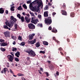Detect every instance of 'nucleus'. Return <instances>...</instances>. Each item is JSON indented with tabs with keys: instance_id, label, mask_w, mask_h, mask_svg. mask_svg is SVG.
<instances>
[{
	"instance_id": "c756f323",
	"label": "nucleus",
	"mask_w": 80,
	"mask_h": 80,
	"mask_svg": "<svg viewBox=\"0 0 80 80\" xmlns=\"http://www.w3.org/2000/svg\"><path fill=\"white\" fill-rule=\"evenodd\" d=\"M17 17L20 20V18H21V15H20V14H18L17 15Z\"/></svg>"
},
{
	"instance_id": "864d4df0",
	"label": "nucleus",
	"mask_w": 80,
	"mask_h": 80,
	"mask_svg": "<svg viewBox=\"0 0 80 80\" xmlns=\"http://www.w3.org/2000/svg\"><path fill=\"white\" fill-rule=\"evenodd\" d=\"M48 29L49 30H52V27L50 26L49 27Z\"/></svg>"
},
{
	"instance_id": "2f4dec72",
	"label": "nucleus",
	"mask_w": 80,
	"mask_h": 80,
	"mask_svg": "<svg viewBox=\"0 0 80 80\" xmlns=\"http://www.w3.org/2000/svg\"><path fill=\"white\" fill-rule=\"evenodd\" d=\"M17 27H18V25L17 23H15L14 25L15 29L17 30Z\"/></svg>"
},
{
	"instance_id": "b1692460",
	"label": "nucleus",
	"mask_w": 80,
	"mask_h": 80,
	"mask_svg": "<svg viewBox=\"0 0 80 80\" xmlns=\"http://www.w3.org/2000/svg\"><path fill=\"white\" fill-rule=\"evenodd\" d=\"M43 43L44 45H48V43L47 41H43Z\"/></svg>"
},
{
	"instance_id": "412c9836",
	"label": "nucleus",
	"mask_w": 80,
	"mask_h": 80,
	"mask_svg": "<svg viewBox=\"0 0 80 80\" xmlns=\"http://www.w3.org/2000/svg\"><path fill=\"white\" fill-rule=\"evenodd\" d=\"M75 7L77 8L78 7H79V6H80V4L78 3V2L75 3Z\"/></svg>"
},
{
	"instance_id": "69168bd1",
	"label": "nucleus",
	"mask_w": 80,
	"mask_h": 80,
	"mask_svg": "<svg viewBox=\"0 0 80 80\" xmlns=\"http://www.w3.org/2000/svg\"><path fill=\"white\" fill-rule=\"evenodd\" d=\"M22 80H26V79H25V78H23V77H22Z\"/></svg>"
},
{
	"instance_id": "a19ab883",
	"label": "nucleus",
	"mask_w": 80,
	"mask_h": 80,
	"mask_svg": "<svg viewBox=\"0 0 80 80\" xmlns=\"http://www.w3.org/2000/svg\"><path fill=\"white\" fill-rule=\"evenodd\" d=\"M31 11H30L29 12V13H30V14H31V15L32 16H33V17H34V16H35V15H34V14L33 13V12H31Z\"/></svg>"
},
{
	"instance_id": "37998d69",
	"label": "nucleus",
	"mask_w": 80,
	"mask_h": 80,
	"mask_svg": "<svg viewBox=\"0 0 80 80\" xmlns=\"http://www.w3.org/2000/svg\"><path fill=\"white\" fill-rule=\"evenodd\" d=\"M0 42H1V43H3V42H5V40L2 39H0Z\"/></svg>"
},
{
	"instance_id": "f704fd0d",
	"label": "nucleus",
	"mask_w": 80,
	"mask_h": 80,
	"mask_svg": "<svg viewBox=\"0 0 80 80\" xmlns=\"http://www.w3.org/2000/svg\"><path fill=\"white\" fill-rule=\"evenodd\" d=\"M25 42H22L20 44V45H22V46H25Z\"/></svg>"
},
{
	"instance_id": "4c0bfd02",
	"label": "nucleus",
	"mask_w": 80,
	"mask_h": 80,
	"mask_svg": "<svg viewBox=\"0 0 80 80\" xmlns=\"http://www.w3.org/2000/svg\"><path fill=\"white\" fill-rule=\"evenodd\" d=\"M3 72H7L8 71V68H5L3 69Z\"/></svg>"
},
{
	"instance_id": "5701e85b",
	"label": "nucleus",
	"mask_w": 80,
	"mask_h": 80,
	"mask_svg": "<svg viewBox=\"0 0 80 80\" xmlns=\"http://www.w3.org/2000/svg\"><path fill=\"white\" fill-rule=\"evenodd\" d=\"M29 38L30 40H31L33 39V36L31 35H29Z\"/></svg>"
},
{
	"instance_id": "aec40b11",
	"label": "nucleus",
	"mask_w": 80,
	"mask_h": 80,
	"mask_svg": "<svg viewBox=\"0 0 80 80\" xmlns=\"http://www.w3.org/2000/svg\"><path fill=\"white\" fill-rule=\"evenodd\" d=\"M32 50L30 49H29L27 50L24 51L25 52H26V53H28L29 55L30 54V51H31Z\"/></svg>"
},
{
	"instance_id": "774afa93",
	"label": "nucleus",
	"mask_w": 80,
	"mask_h": 80,
	"mask_svg": "<svg viewBox=\"0 0 80 80\" xmlns=\"http://www.w3.org/2000/svg\"><path fill=\"white\" fill-rule=\"evenodd\" d=\"M52 15H53V16L55 15H56V12H53L52 13Z\"/></svg>"
},
{
	"instance_id": "338daca9",
	"label": "nucleus",
	"mask_w": 80,
	"mask_h": 80,
	"mask_svg": "<svg viewBox=\"0 0 80 80\" xmlns=\"http://www.w3.org/2000/svg\"><path fill=\"white\" fill-rule=\"evenodd\" d=\"M22 15H23L25 16V12H23L22 13Z\"/></svg>"
},
{
	"instance_id": "f257e3e1",
	"label": "nucleus",
	"mask_w": 80,
	"mask_h": 80,
	"mask_svg": "<svg viewBox=\"0 0 80 80\" xmlns=\"http://www.w3.org/2000/svg\"><path fill=\"white\" fill-rule=\"evenodd\" d=\"M21 19V21L22 22H27V23H28L30 22V20H31V18H29L28 19V18L27 16H26L24 18V17L23 16H22L20 18Z\"/></svg>"
},
{
	"instance_id": "8fccbe9b",
	"label": "nucleus",
	"mask_w": 80,
	"mask_h": 80,
	"mask_svg": "<svg viewBox=\"0 0 80 80\" xmlns=\"http://www.w3.org/2000/svg\"><path fill=\"white\" fill-rule=\"evenodd\" d=\"M32 9L33 10H36V7L34 6V7H33Z\"/></svg>"
},
{
	"instance_id": "39448f33",
	"label": "nucleus",
	"mask_w": 80,
	"mask_h": 80,
	"mask_svg": "<svg viewBox=\"0 0 80 80\" xmlns=\"http://www.w3.org/2000/svg\"><path fill=\"white\" fill-rule=\"evenodd\" d=\"M29 55H30L31 56V57H35V56L36 55L35 52L32 50H31V51H30V53Z\"/></svg>"
},
{
	"instance_id": "5fc2aeb1",
	"label": "nucleus",
	"mask_w": 80,
	"mask_h": 80,
	"mask_svg": "<svg viewBox=\"0 0 80 80\" xmlns=\"http://www.w3.org/2000/svg\"><path fill=\"white\" fill-rule=\"evenodd\" d=\"M38 73H39V74H42V72H41V71L40 70H38Z\"/></svg>"
},
{
	"instance_id": "72a5a7b5",
	"label": "nucleus",
	"mask_w": 80,
	"mask_h": 80,
	"mask_svg": "<svg viewBox=\"0 0 80 80\" xmlns=\"http://www.w3.org/2000/svg\"><path fill=\"white\" fill-rule=\"evenodd\" d=\"M17 50V48H14V47L12 48V50L13 52H15V51H16Z\"/></svg>"
},
{
	"instance_id": "49530a36",
	"label": "nucleus",
	"mask_w": 80,
	"mask_h": 80,
	"mask_svg": "<svg viewBox=\"0 0 80 80\" xmlns=\"http://www.w3.org/2000/svg\"><path fill=\"white\" fill-rule=\"evenodd\" d=\"M39 52L41 53H43V54H45V51H40Z\"/></svg>"
},
{
	"instance_id": "473e14b6",
	"label": "nucleus",
	"mask_w": 80,
	"mask_h": 80,
	"mask_svg": "<svg viewBox=\"0 0 80 80\" xmlns=\"http://www.w3.org/2000/svg\"><path fill=\"white\" fill-rule=\"evenodd\" d=\"M14 8H15V6H12L11 7V11H14L15 9H14Z\"/></svg>"
},
{
	"instance_id": "0eeeda50",
	"label": "nucleus",
	"mask_w": 80,
	"mask_h": 80,
	"mask_svg": "<svg viewBox=\"0 0 80 80\" xmlns=\"http://www.w3.org/2000/svg\"><path fill=\"white\" fill-rule=\"evenodd\" d=\"M10 19L13 21L14 23H15L17 22V21L18 20L16 18H15L13 16H11Z\"/></svg>"
},
{
	"instance_id": "393cba45",
	"label": "nucleus",
	"mask_w": 80,
	"mask_h": 80,
	"mask_svg": "<svg viewBox=\"0 0 80 80\" xmlns=\"http://www.w3.org/2000/svg\"><path fill=\"white\" fill-rule=\"evenodd\" d=\"M0 49L2 52H5L6 51V49L4 48H0Z\"/></svg>"
},
{
	"instance_id": "9b49d317",
	"label": "nucleus",
	"mask_w": 80,
	"mask_h": 80,
	"mask_svg": "<svg viewBox=\"0 0 80 80\" xmlns=\"http://www.w3.org/2000/svg\"><path fill=\"white\" fill-rule=\"evenodd\" d=\"M35 42H36V39H34L33 40L29 41L28 42V43L29 44L31 43L32 45H33L34 44Z\"/></svg>"
},
{
	"instance_id": "c9c22d12",
	"label": "nucleus",
	"mask_w": 80,
	"mask_h": 80,
	"mask_svg": "<svg viewBox=\"0 0 80 80\" xmlns=\"http://www.w3.org/2000/svg\"><path fill=\"white\" fill-rule=\"evenodd\" d=\"M22 7H23L25 9H27V7L25 4H23L22 5Z\"/></svg>"
},
{
	"instance_id": "a211bd4d",
	"label": "nucleus",
	"mask_w": 80,
	"mask_h": 80,
	"mask_svg": "<svg viewBox=\"0 0 80 80\" xmlns=\"http://www.w3.org/2000/svg\"><path fill=\"white\" fill-rule=\"evenodd\" d=\"M52 32L53 33H57V30L54 29V28H53V29L52 30Z\"/></svg>"
},
{
	"instance_id": "a878e982",
	"label": "nucleus",
	"mask_w": 80,
	"mask_h": 80,
	"mask_svg": "<svg viewBox=\"0 0 80 80\" xmlns=\"http://www.w3.org/2000/svg\"><path fill=\"white\" fill-rule=\"evenodd\" d=\"M40 46V42H38L36 44V47H39Z\"/></svg>"
},
{
	"instance_id": "0e129e2a",
	"label": "nucleus",
	"mask_w": 80,
	"mask_h": 80,
	"mask_svg": "<svg viewBox=\"0 0 80 80\" xmlns=\"http://www.w3.org/2000/svg\"><path fill=\"white\" fill-rule=\"evenodd\" d=\"M67 41L68 42H70V39L68 38L67 39Z\"/></svg>"
},
{
	"instance_id": "20e7f679",
	"label": "nucleus",
	"mask_w": 80,
	"mask_h": 80,
	"mask_svg": "<svg viewBox=\"0 0 80 80\" xmlns=\"http://www.w3.org/2000/svg\"><path fill=\"white\" fill-rule=\"evenodd\" d=\"M28 27L29 29L32 30V29H35V26L32 23H30L28 25Z\"/></svg>"
},
{
	"instance_id": "de8ad7c7",
	"label": "nucleus",
	"mask_w": 80,
	"mask_h": 80,
	"mask_svg": "<svg viewBox=\"0 0 80 80\" xmlns=\"http://www.w3.org/2000/svg\"><path fill=\"white\" fill-rule=\"evenodd\" d=\"M45 74H46L47 77H48V76H49V74H48V72H45Z\"/></svg>"
},
{
	"instance_id": "7c9ffc66",
	"label": "nucleus",
	"mask_w": 80,
	"mask_h": 80,
	"mask_svg": "<svg viewBox=\"0 0 80 80\" xmlns=\"http://www.w3.org/2000/svg\"><path fill=\"white\" fill-rule=\"evenodd\" d=\"M5 24L7 25V26H8L9 27V22L7 21L5 22Z\"/></svg>"
},
{
	"instance_id": "79ce46f5",
	"label": "nucleus",
	"mask_w": 80,
	"mask_h": 80,
	"mask_svg": "<svg viewBox=\"0 0 80 80\" xmlns=\"http://www.w3.org/2000/svg\"><path fill=\"white\" fill-rule=\"evenodd\" d=\"M33 7V5H32V3H31L29 6V7H30V8H32V9Z\"/></svg>"
},
{
	"instance_id": "9d476101",
	"label": "nucleus",
	"mask_w": 80,
	"mask_h": 80,
	"mask_svg": "<svg viewBox=\"0 0 80 80\" xmlns=\"http://www.w3.org/2000/svg\"><path fill=\"white\" fill-rule=\"evenodd\" d=\"M31 23H34V24H37V22L36 21V19L35 18L32 17L31 21Z\"/></svg>"
},
{
	"instance_id": "6e6552de",
	"label": "nucleus",
	"mask_w": 80,
	"mask_h": 80,
	"mask_svg": "<svg viewBox=\"0 0 80 80\" xmlns=\"http://www.w3.org/2000/svg\"><path fill=\"white\" fill-rule=\"evenodd\" d=\"M8 58L9 60L10 61V62H12L13 60L14 59L13 57V56H12L11 55H8Z\"/></svg>"
},
{
	"instance_id": "58836bf2",
	"label": "nucleus",
	"mask_w": 80,
	"mask_h": 80,
	"mask_svg": "<svg viewBox=\"0 0 80 80\" xmlns=\"http://www.w3.org/2000/svg\"><path fill=\"white\" fill-rule=\"evenodd\" d=\"M14 60L15 61H16V62H19V59H18V58H15Z\"/></svg>"
},
{
	"instance_id": "f03ea898",
	"label": "nucleus",
	"mask_w": 80,
	"mask_h": 80,
	"mask_svg": "<svg viewBox=\"0 0 80 80\" xmlns=\"http://www.w3.org/2000/svg\"><path fill=\"white\" fill-rule=\"evenodd\" d=\"M45 23L47 24V25H50L52 22V20L51 17H48V18H45Z\"/></svg>"
},
{
	"instance_id": "dca6fc26",
	"label": "nucleus",
	"mask_w": 80,
	"mask_h": 80,
	"mask_svg": "<svg viewBox=\"0 0 80 80\" xmlns=\"http://www.w3.org/2000/svg\"><path fill=\"white\" fill-rule=\"evenodd\" d=\"M75 15V14L74 12H72L70 13V16L71 17H74Z\"/></svg>"
},
{
	"instance_id": "09e8293b",
	"label": "nucleus",
	"mask_w": 80,
	"mask_h": 80,
	"mask_svg": "<svg viewBox=\"0 0 80 80\" xmlns=\"http://www.w3.org/2000/svg\"><path fill=\"white\" fill-rule=\"evenodd\" d=\"M32 1L31 0L28 1L27 2V3L28 4H29V3H31Z\"/></svg>"
},
{
	"instance_id": "2eb2a0df",
	"label": "nucleus",
	"mask_w": 80,
	"mask_h": 80,
	"mask_svg": "<svg viewBox=\"0 0 80 80\" xmlns=\"http://www.w3.org/2000/svg\"><path fill=\"white\" fill-rule=\"evenodd\" d=\"M48 11H46L44 12V16L45 17H48Z\"/></svg>"
},
{
	"instance_id": "6e6d98bb",
	"label": "nucleus",
	"mask_w": 80,
	"mask_h": 80,
	"mask_svg": "<svg viewBox=\"0 0 80 80\" xmlns=\"http://www.w3.org/2000/svg\"><path fill=\"white\" fill-rule=\"evenodd\" d=\"M5 13H6V14H8V11L7 10H6L5 11Z\"/></svg>"
},
{
	"instance_id": "f3484780",
	"label": "nucleus",
	"mask_w": 80,
	"mask_h": 80,
	"mask_svg": "<svg viewBox=\"0 0 80 80\" xmlns=\"http://www.w3.org/2000/svg\"><path fill=\"white\" fill-rule=\"evenodd\" d=\"M3 9V8H0V13L2 14L4 13V10Z\"/></svg>"
},
{
	"instance_id": "1a4fd4ad",
	"label": "nucleus",
	"mask_w": 80,
	"mask_h": 80,
	"mask_svg": "<svg viewBox=\"0 0 80 80\" xmlns=\"http://www.w3.org/2000/svg\"><path fill=\"white\" fill-rule=\"evenodd\" d=\"M9 27L10 28H12V27L13 26V24H14V23H13V22L12 20H10L9 21Z\"/></svg>"
},
{
	"instance_id": "4d7b16f0",
	"label": "nucleus",
	"mask_w": 80,
	"mask_h": 80,
	"mask_svg": "<svg viewBox=\"0 0 80 80\" xmlns=\"http://www.w3.org/2000/svg\"><path fill=\"white\" fill-rule=\"evenodd\" d=\"M48 4L49 6H52V4L51 3H50V2H48Z\"/></svg>"
},
{
	"instance_id": "f8f14e48",
	"label": "nucleus",
	"mask_w": 80,
	"mask_h": 80,
	"mask_svg": "<svg viewBox=\"0 0 80 80\" xmlns=\"http://www.w3.org/2000/svg\"><path fill=\"white\" fill-rule=\"evenodd\" d=\"M1 47H5V46H8V43H5L4 42L0 43Z\"/></svg>"
},
{
	"instance_id": "c85d7f7f",
	"label": "nucleus",
	"mask_w": 80,
	"mask_h": 80,
	"mask_svg": "<svg viewBox=\"0 0 80 80\" xmlns=\"http://www.w3.org/2000/svg\"><path fill=\"white\" fill-rule=\"evenodd\" d=\"M66 5H65V4H64L63 5V10H66Z\"/></svg>"
},
{
	"instance_id": "7ed1b4c3",
	"label": "nucleus",
	"mask_w": 80,
	"mask_h": 80,
	"mask_svg": "<svg viewBox=\"0 0 80 80\" xmlns=\"http://www.w3.org/2000/svg\"><path fill=\"white\" fill-rule=\"evenodd\" d=\"M35 2H36L37 5H38V7H40L42 5V7L43 6V4H42V0H36L33 2V3H34Z\"/></svg>"
},
{
	"instance_id": "bf43d9fd",
	"label": "nucleus",
	"mask_w": 80,
	"mask_h": 80,
	"mask_svg": "<svg viewBox=\"0 0 80 80\" xmlns=\"http://www.w3.org/2000/svg\"><path fill=\"white\" fill-rule=\"evenodd\" d=\"M53 40H55V41H56V39H55V37H53Z\"/></svg>"
},
{
	"instance_id": "c03bdc74",
	"label": "nucleus",
	"mask_w": 80,
	"mask_h": 80,
	"mask_svg": "<svg viewBox=\"0 0 80 80\" xmlns=\"http://www.w3.org/2000/svg\"><path fill=\"white\" fill-rule=\"evenodd\" d=\"M66 59L67 60L69 61V60H70V57H69L68 56L66 58Z\"/></svg>"
},
{
	"instance_id": "cd10ccee",
	"label": "nucleus",
	"mask_w": 80,
	"mask_h": 80,
	"mask_svg": "<svg viewBox=\"0 0 80 80\" xmlns=\"http://www.w3.org/2000/svg\"><path fill=\"white\" fill-rule=\"evenodd\" d=\"M3 28L4 29H8V27L7 25H4L3 26Z\"/></svg>"
},
{
	"instance_id": "a18cd8bd",
	"label": "nucleus",
	"mask_w": 80,
	"mask_h": 80,
	"mask_svg": "<svg viewBox=\"0 0 80 80\" xmlns=\"http://www.w3.org/2000/svg\"><path fill=\"white\" fill-rule=\"evenodd\" d=\"M38 27H43V25H42V24H38Z\"/></svg>"
},
{
	"instance_id": "6ab92c4d",
	"label": "nucleus",
	"mask_w": 80,
	"mask_h": 80,
	"mask_svg": "<svg viewBox=\"0 0 80 80\" xmlns=\"http://www.w3.org/2000/svg\"><path fill=\"white\" fill-rule=\"evenodd\" d=\"M50 70H53L54 69V66L52 64H51L49 67Z\"/></svg>"
},
{
	"instance_id": "e2e57ef3",
	"label": "nucleus",
	"mask_w": 80,
	"mask_h": 80,
	"mask_svg": "<svg viewBox=\"0 0 80 80\" xmlns=\"http://www.w3.org/2000/svg\"><path fill=\"white\" fill-rule=\"evenodd\" d=\"M27 17H28H28H30V14H29L28 13L27 15Z\"/></svg>"
},
{
	"instance_id": "3c124183",
	"label": "nucleus",
	"mask_w": 80,
	"mask_h": 80,
	"mask_svg": "<svg viewBox=\"0 0 80 80\" xmlns=\"http://www.w3.org/2000/svg\"><path fill=\"white\" fill-rule=\"evenodd\" d=\"M63 50V49L62 48H58V50L59 51H61V50Z\"/></svg>"
},
{
	"instance_id": "423d86ee",
	"label": "nucleus",
	"mask_w": 80,
	"mask_h": 80,
	"mask_svg": "<svg viewBox=\"0 0 80 80\" xmlns=\"http://www.w3.org/2000/svg\"><path fill=\"white\" fill-rule=\"evenodd\" d=\"M4 35L5 37H10V32L8 31H6L4 32Z\"/></svg>"
},
{
	"instance_id": "4468645a",
	"label": "nucleus",
	"mask_w": 80,
	"mask_h": 80,
	"mask_svg": "<svg viewBox=\"0 0 80 80\" xmlns=\"http://www.w3.org/2000/svg\"><path fill=\"white\" fill-rule=\"evenodd\" d=\"M15 55L16 57H18V58L19 56L20 55V52L18 51L15 53Z\"/></svg>"
},
{
	"instance_id": "ddd939ff",
	"label": "nucleus",
	"mask_w": 80,
	"mask_h": 80,
	"mask_svg": "<svg viewBox=\"0 0 80 80\" xmlns=\"http://www.w3.org/2000/svg\"><path fill=\"white\" fill-rule=\"evenodd\" d=\"M61 12L62 13V15H67V12L63 10H61Z\"/></svg>"
},
{
	"instance_id": "ea45409f",
	"label": "nucleus",
	"mask_w": 80,
	"mask_h": 80,
	"mask_svg": "<svg viewBox=\"0 0 80 80\" xmlns=\"http://www.w3.org/2000/svg\"><path fill=\"white\" fill-rule=\"evenodd\" d=\"M18 39L19 40H22V37L21 36H19L18 38Z\"/></svg>"
},
{
	"instance_id": "13d9d810",
	"label": "nucleus",
	"mask_w": 80,
	"mask_h": 80,
	"mask_svg": "<svg viewBox=\"0 0 80 80\" xmlns=\"http://www.w3.org/2000/svg\"><path fill=\"white\" fill-rule=\"evenodd\" d=\"M12 44H13V45H15V44H16V42L15 41H14L13 42Z\"/></svg>"
},
{
	"instance_id": "bb28decb",
	"label": "nucleus",
	"mask_w": 80,
	"mask_h": 80,
	"mask_svg": "<svg viewBox=\"0 0 80 80\" xmlns=\"http://www.w3.org/2000/svg\"><path fill=\"white\" fill-rule=\"evenodd\" d=\"M18 10H23V9L22 8V6H20L18 8Z\"/></svg>"
},
{
	"instance_id": "e433bc0d",
	"label": "nucleus",
	"mask_w": 80,
	"mask_h": 80,
	"mask_svg": "<svg viewBox=\"0 0 80 80\" xmlns=\"http://www.w3.org/2000/svg\"><path fill=\"white\" fill-rule=\"evenodd\" d=\"M18 76L19 77H20V76H23L24 75L22 73H18Z\"/></svg>"
},
{
	"instance_id": "052dcab7",
	"label": "nucleus",
	"mask_w": 80,
	"mask_h": 80,
	"mask_svg": "<svg viewBox=\"0 0 80 80\" xmlns=\"http://www.w3.org/2000/svg\"><path fill=\"white\" fill-rule=\"evenodd\" d=\"M31 35H32V37H33V36H35V34L33 33L31 34Z\"/></svg>"
},
{
	"instance_id": "603ef678",
	"label": "nucleus",
	"mask_w": 80,
	"mask_h": 80,
	"mask_svg": "<svg viewBox=\"0 0 80 80\" xmlns=\"http://www.w3.org/2000/svg\"><path fill=\"white\" fill-rule=\"evenodd\" d=\"M56 75H58V76L59 75V72L58 71H57V72L56 73Z\"/></svg>"
},
{
	"instance_id": "680f3d73",
	"label": "nucleus",
	"mask_w": 80,
	"mask_h": 80,
	"mask_svg": "<svg viewBox=\"0 0 80 80\" xmlns=\"http://www.w3.org/2000/svg\"><path fill=\"white\" fill-rule=\"evenodd\" d=\"M40 69L41 70V71H43V68H40Z\"/></svg>"
},
{
	"instance_id": "4be33fe9",
	"label": "nucleus",
	"mask_w": 80,
	"mask_h": 80,
	"mask_svg": "<svg viewBox=\"0 0 80 80\" xmlns=\"http://www.w3.org/2000/svg\"><path fill=\"white\" fill-rule=\"evenodd\" d=\"M11 38L13 39V40H17V37L16 36H11Z\"/></svg>"
}]
</instances>
